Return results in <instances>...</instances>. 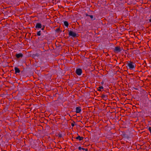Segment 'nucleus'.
I'll return each instance as SVG.
<instances>
[{
    "instance_id": "obj_15",
    "label": "nucleus",
    "mask_w": 151,
    "mask_h": 151,
    "mask_svg": "<svg viewBox=\"0 0 151 151\" xmlns=\"http://www.w3.org/2000/svg\"><path fill=\"white\" fill-rule=\"evenodd\" d=\"M44 28H45V27L44 26H43V27L41 29L42 30H44Z\"/></svg>"
},
{
    "instance_id": "obj_7",
    "label": "nucleus",
    "mask_w": 151,
    "mask_h": 151,
    "mask_svg": "<svg viewBox=\"0 0 151 151\" xmlns=\"http://www.w3.org/2000/svg\"><path fill=\"white\" fill-rule=\"evenodd\" d=\"M14 70H15V72L16 73H19L20 72V70L17 67L15 68Z\"/></svg>"
},
{
    "instance_id": "obj_6",
    "label": "nucleus",
    "mask_w": 151,
    "mask_h": 151,
    "mask_svg": "<svg viewBox=\"0 0 151 151\" xmlns=\"http://www.w3.org/2000/svg\"><path fill=\"white\" fill-rule=\"evenodd\" d=\"M81 111V109L80 107H76V113H79Z\"/></svg>"
},
{
    "instance_id": "obj_19",
    "label": "nucleus",
    "mask_w": 151,
    "mask_h": 151,
    "mask_svg": "<svg viewBox=\"0 0 151 151\" xmlns=\"http://www.w3.org/2000/svg\"><path fill=\"white\" fill-rule=\"evenodd\" d=\"M72 125V126L73 127V126H74V124H72V125Z\"/></svg>"
},
{
    "instance_id": "obj_9",
    "label": "nucleus",
    "mask_w": 151,
    "mask_h": 151,
    "mask_svg": "<svg viewBox=\"0 0 151 151\" xmlns=\"http://www.w3.org/2000/svg\"><path fill=\"white\" fill-rule=\"evenodd\" d=\"M76 139L79 140L80 141L82 140L83 139V137H81L80 136H78L76 137Z\"/></svg>"
},
{
    "instance_id": "obj_4",
    "label": "nucleus",
    "mask_w": 151,
    "mask_h": 151,
    "mask_svg": "<svg viewBox=\"0 0 151 151\" xmlns=\"http://www.w3.org/2000/svg\"><path fill=\"white\" fill-rule=\"evenodd\" d=\"M69 36L73 37H75L76 36V34L75 32L70 31L69 33Z\"/></svg>"
},
{
    "instance_id": "obj_18",
    "label": "nucleus",
    "mask_w": 151,
    "mask_h": 151,
    "mask_svg": "<svg viewBox=\"0 0 151 151\" xmlns=\"http://www.w3.org/2000/svg\"><path fill=\"white\" fill-rule=\"evenodd\" d=\"M149 21L151 23V19H149Z\"/></svg>"
},
{
    "instance_id": "obj_12",
    "label": "nucleus",
    "mask_w": 151,
    "mask_h": 151,
    "mask_svg": "<svg viewBox=\"0 0 151 151\" xmlns=\"http://www.w3.org/2000/svg\"><path fill=\"white\" fill-rule=\"evenodd\" d=\"M37 35L38 36H40L41 35V31H39L37 32Z\"/></svg>"
},
{
    "instance_id": "obj_1",
    "label": "nucleus",
    "mask_w": 151,
    "mask_h": 151,
    "mask_svg": "<svg viewBox=\"0 0 151 151\" xmlns=\"http://www.w3.org/2000/svg\"><path fill=\"white\" fill-rule=\"evenodd\" d=\"M126 65L127 68L131 70L134 69L136 66L135 63L129 61L127 62Z\"/></svg>"
},
{
    "instance_id": "obj_14",
    "label": "nucleus",
    "mask_w": 151,
    "mask_h": 151,
    "mask_svg": "<svg viewBox=\"0 0 151 151\" xmlns=\"http://www.w3.org/2000/svg\"><path fill=\"white\" fill-rule=\"evenodd\" d=\"M89 17L91 19H92L93 18V16L92 15H89Z\"/></svg>"
},
{
    "instance_id": "obj_16",
    "label": "nucleus",
    "mask_w": 151,
    "mask_h": 151,
    "mask_svg": "<svg viewBox=\"0 0 151 151\" xmlns=\"http://www.w3.org/2000/svg\"><path fill=\"white\" fill-rule=\"evenodd\" d=\"M81 148H81V147H78V149H79V150H81Z\"/></svg>"
},
{
    "instance_id": "obj_10",
    "label": "nucleus",
    "mask_w": 151,
    "mask_h": 151,
    "mask_svg": "<svg viewBox=\"0 0 151 151\" xmlns=\"http://www.w3.org/2000/svg\"><path fill=\"white\" fill-rule=\"evenodd\" d=\"M64 25L67 27L68 26V24L67 22V21H65L64 22Z\"/></svg>"
},
{
    "instance_id": "obj_13",
    "label": "nucleus",
    "mask_w": 151,
    "mask_h": 151,
    "mask_svg": "<svg viewBox=\"0 0 151 151\" xmlns=\"http://www.w3.org/2000/svg\"><path fill=\"white\" fill-rule=\"evenodd\" d=\"M148 129L150 132H151V127H149Z\"/></svg>"
},
{
    "instance_id": "obj_11",
    "label": "nucleus",
    "mask_w": 151,
    "mask_h": 151,
    "mask_svg": "<svg viewBox=\"0 0 151 151\" xmlns=\"http://www.w3.org/2000/svg\"><path fill=\"white\" fill-rule=\"evenodd\" d=\"M103 88V87L102 86H99V89L98 90L99 91H101V89H102Z\"/></svg>"
},
{
    "instance_id": "obj_20",
    "label": "nucleus",
    "mask_w": 151,
    "mask_h": 151,
    "mask_svg": "<svg viewBox=\"0 0 151 151\" xmlns=\"http://www.w3.org/2000/svg\"><path fill=\"white\" fill-rule=\"evenodd\" d=\"M81 149L83 150H84V149L83 148H81Z\"/></svg>"
},
{
    "instance_id": "obj_2",
    "label": "nucleus",
    "mask_w": 151,
    "mask_h": 151,
    "mask_svg": "<svg viewBox=\"0 0 151 151\" xmlns=\"http://www.w3.org/2000/svg\"><path fill=\"white\" fill-rule=\"evenodd\" d=\"M76 73L78 76H80L82 73V70L81 69L78 68L76 69Z\"/></svg>"
},
{
    "instance_id": "obj_8",
    "label": "nucleus",
    "mask_w": 151,
    "mask_h": 151,
    "mask_svg": "<svg viewBox=\"0 0 151 151\" xmlns=\"http://www.w3.org/2000/svg\"><path fill=\"white\" fill-rule=\"evenodd\" d=\"M23 56V55L22 53H19L16 55V56L17 58H19Z\"/></svg>"
},
{
    "instance_id": "obj_5",
    "label": "nucleus",
    "mask_w": 151,
    "mask_h": 151,
    "mask_svg": "<svg viewBox=\"0 0 151 151\" xmlns=\"http://www.w3.org/2000/svg\"><path fill=\"white\" fill-rule=\"evenodd\" d=\"M42 24L40 23H37L36 24L35 26L36 28H40L42 27Z\"/></svg>"
},
{
    "instance_id": "obj_17",
    "label": "nucleus",
    "mask_w": 151,
    "mask_h": 151,
    "mask_svg": "<svg viewBox=\"0 0 151 151\" xmlns=\"http://www.w3.org/2000/svg\"><path fill=\"white\" fill-rule=\"evenodd\" d=\"M103 98H106L107 97V96H105H105H103Z\"/></svg>"
},
{
    "instance_id": "obj_3",
    "label": "nucleus",
    "mask_w": 151,
    "mask_h": 151,
    "mask_svg": "<svg viewBox=\"0 0 151 151\" xmlns=\"http://www.w3.org/2000/svg\"><path fill=\"white\" fill-rule=\"evenodd\" d=\"M121 51V49L120 48L118 47H115L114 50V51L115 52L118 53L120 52Z\"/></svg>"
}]
</instances>
